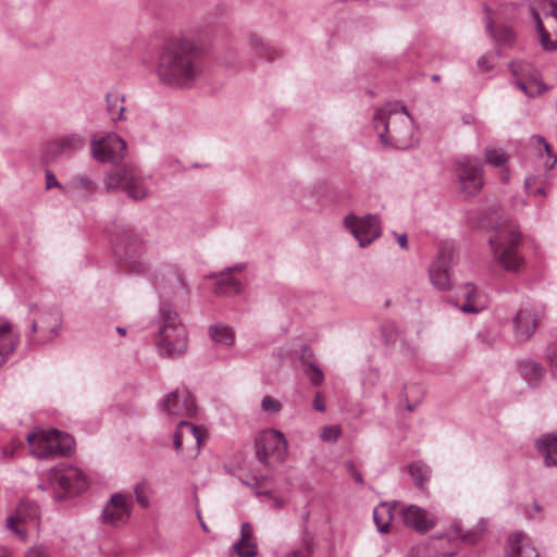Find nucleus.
Returning <instances> with one entry per match:
<instances>
[{
    "mask_svg": "<svg viewBox=\"0 0 557 557\" xmlns=\"http://www.w3.org/2000/svg\"><path fill=\"white\" fill-rule=\"evenodd\" d=\"M524 187L529 194L533 195H545L543 186H537V176H528L524 182Z\"/></svg>",
    "mask_w": 557,
    "mask_h": 557,
    "instance_id": "nucleus-47",
    "label": "nucleus"
},
{
    "mask_svg": "<svg viewBox=\"0 0 557 557\" xmlns=\"http://www.w3.org/2000/svg\"><path fill=\"white\" fill-rule=\"evenodd\" d=\"M459 296L465 300L459 307L465 313H479L487 306L486 296L479 292L473 283H466L460 286Z\"/></svg>",
    "mask_w": 557,
    "mask_h": 557,
    "instance_id": "nucleus-22",
    "label": "nucleus"
},
{
    "mask_svg": "<svg viewBox=\"0 0 557 557\" xmlns=\"http://www.w3.org/2000/svg\"><path fill=\"white\" fill-rule=\"evenodd\" d=\"M518 371L530 382H537L545 374L544 367L532 359L521 360L518 364Z\"/></svg>",
    "mask_w": 557,
    "mask_h": 557,
    "instance_id": "nucleus-34",
    "label": "nucleus"
},
{
    "mask_svg": "<svg viewBox=\"0 0 557 557\" xmlns=\"http://www.w3.org/2000/svg\"><path fill=\"white\" fill-rule=\"evenodd\" d=\"M86 138L81 133H66L49 141L44 150L47 160L55 159L60 154H69L84 148Z\"/></svg>",
    "mask_w": 557,
    "mask_h": 557,
    "instance_id": "nucleus-19",
    "label": "nucleus"
},
{
    "mask_svg": "<svg viewBox=\"0 0 557 557\" xmlns=\"http://www.w3.org/2000/svg\"><path fill=\"white\" fill-rule=\"evenodd\" d=\"M302 371L306 376L309 379L312 385L319 386L324 381V374L322 370L318 367V364L311 360V354H308V350L305 348L304 354L300 357Z\"/></svg>",
    "mask_w": 557,
    "mask_h": 557,
    "instance_id": "nucleus-32",
    "label": "nucleus"
},
{
    "mask_svg": "<svg viewBox=\"0 0 557 557\" xmlns=\"http://www.w3.org/2000/svg\"><path fill=\"white\" fill-rule=\"evenodd\" d=\"M137 168L124 166L111 172L104 180L107 189H123L134 200H143L148 195V181Z\"/></svg>",
    "mask_w": 557,
    "mask_h": 557,
    "instance_id": "nucleus-8",
    "label": "nucleus"
},
{
    "mask_svg": "<svg viewBox=\"0 0 557 557\" xmlns=\"http://www.w3.org/2000/svg\"><path fill=\"white\" fill-rule=\"evenodd\" d=\"M18 334L14 326L5 319L0 318V351L10 355L16 347Z\"/></svg>",
    "mask_w": 557,
    "mask_h": 557,
    "instance_id": "nucleus-27",
    "label": "nucleus"
},
{
    "mask_svg": "<svg viewBox=\"0 0 557 557\" xmlns=\"http://www.w3.org/2000/svg\"><path fill=\"white\" fill-rule=\"evenodd\" d=\"M87 487L84 472L67 462H60L50 468L37 488L51 492L54 499H63L69 495L78 494Z\"/></svg>",
    "mask_w": 557,
    "mask_h": 557,
    "instance_id": "nucleus-6",
    "label": "nucleus"
},
{
    "mask_svg": "<svg viewBox=\"0 0 557 557\" xmlns=\"http://www.w3.org/2000/svg\"><path fill=\"white\" fill-rule=\"evenodd\" d=\"M36 557H50L47 549L44 548V547H38L37 546V555Z\"/></svg>",
    "mask_w": 557,
    "mask_h": 557,
    "instance_id": "nucleus-60",
    "label": "nucleus"
},
{
    "mask_svg": "<svg viewBox=\"0 0 557 557\" xmlns=\"http://www.w3.org/2000/svg\"><path fill=\"white\" fill-rule=\"evenodd\" d=\"M208 335L218 345L231 347L235 343L234 330L228 324L222 322L210 325L208 327Z\"/></svg>",
    "mask_w": 557,
    "mask_h": 557,
    "instance_id": "nucleus-29",
    "label": "nucleus"
},
{
    "mask_svg": "<svg viewBox=\"0 0 557 557\" xmlns=\"http://www.w3.org/2000/svg\"><path fill=\"white\" fill-rule=\"evenodd\" d=\"M34 519V507L30 503L22 502L15 512L5 519L8 530L20 541H25L29 531V524Z\"/></svg>",
    "mask_w": 557,
    "mask_h": 557,
    "instance_id": "nucleus-20",
    "label": "nucleus"
},
{
    "mask_svg": "<svg viewBox=\"0 0 557 557\" xmlns=\"http://www.w3.org/2000/svg\"><path fill=\"white\" fill-rule=\"evenodd\" d=\"M342 434L339 425H326L323 428L320 437L324 442L335 443Z\"/></svg>",
    "mask_w": 557,
    "mask_h": 557,
    "instance_id": "nucleus-45",
    "label": "nucleus"
},
{
    "mask_svg": "<svg viewBox=\"0 0 557 557\" xmlns=\"http://www.w3.org/2000/svg\"><path fill=\"white\" fill-rule=\"evenodd\" d=\"M287 448L288 444L285 435L274 429L262 431L255 440L256 458L267 467H274L284 462Z\"/></svg>",
    "mask_w": 557,
    "mask_h": 557,
    "instance_id": "nucleus-7",
    "label": "nucleus"
},
{
    "mask_svg": "<svg viewBox=\"0 0 557 557\" xmlns=\"http://www.w3.org/2000/svg\"><path fill=\"white\" fill-rule=\"evenodd\" d=\"M62 326V315L58 309L50 312H40L37 318V333H40V339L44 343L54 339Z\"/></svg>",
    "mask_w": 557,
    "mask_h": 557,
    "instance_id": "nucleus-21",
    "label": "nucleus"
},
{
    "mask_svg": "<svg viewBox=\"0 0 557 557\" xmlns=\"http://www.w3.org/2000/svg\"><path fill=\"white\" fill-rule=\"evenodd\" d=\"M133 505L129 493H113L101 510L100 523L114 529L124 527L131 519Z\"/></svg>",
    "mask_w": 557,
    "mask_h": 557,
    "instance_id": "nucleus-14",
    "label": "nucleus"
},
{
    "mask_svg": "<svg viewBox=\"0 0 557 557\" xmlns=\"http://www.w3.org/2000/svg\"><path fill=\"white\" fill-rule=\"evenodd\" d=\"M22 446L23 443L20 438H13L10 444L0 447V460L10 459Z\"/></svg>",
    "mask_w": 557,
    "mask_h": 557,
    "instance_id": "nucleus-44",
    "label": "nucleus"
},
{
    "mask_svg": "<svg viewBox=\"0 0 557 557\" xmlns=\"http://www.w3.org/2000/svg\"><path fill=\"white\" fill-rule=\"evenodd\" d=\"M387 329H391V334H389V335H387V336L385 337V342H386V343L394 342V341H395L396 335L393 333V331H394L393 325H384V326L382 327V331H383V332H385Z\"/></svg>",
    "mask_w": 557,
    "mask_h": 557,
    "instance_id": "nucleus-56",
    "label": "nucleus"
},
{
    "mask_svg": "<svg viewBox=\"0 0 557 557\" xmlns=\"http://www.w3.org/2000/svg\"><path fill=\"white\" fill-rule=\"evenodd\" d=\"M271 500L273 503V508H275V509H281V508H283L285 506V500L282 497H280V496H275L274 495L271 498Z\"/></svg>",
    "mask_w": 557,
    "mask_h": 557,
    "instance_id": "nucleus-54",
    "label": "nucleus"
},
{
    "mask_svg": "<svg viewBox=\"0 0 557 557\" xmlns=\"http://www.w3.org/2000/svg\"><path fill=\"white\" fill-rule=\"evenodd\" d=\"M397 243L401 248L406 249L408 247L407 234L403 233L400 235H397Z\"/></svg>",
    "mask_w": 557,
    "mask_h": 557,
    "instance_id": "nucleus-55",
    "label": "nucleus"
},
{
    "mask_svg": "<svg viewBox=\"0 0 557 557\" xmlns=\"http://www.w3.org/2000/svg\"><path fill=\"white\" fill-rule=\"evenodd\" d=\"M344 225L362 248L370 245L381 235V222L375 214H368L360 219L350 213L344 219Z\"/></svg>",
    "mask_w": 557,
    "mask_h": 557,
    "instance_id": "nucleus-15",
    "label": "nucleus"
},
{
    "mask_svg": "<svg viewBox=\"0 0 557 557\" xmlns=\"http://www.w3.org/2000/svg\"><path fill=\"white\" fill-rule=\"evenodd\" d=\"M397 511L407 528L413 529L420 533L433 529L437 522L435 513L418 505L400 506Z\"/></svg>",
    "mask_w": 557,
    "mask_h": 557,
    "instance_id": "nucleus-18",
    "label": "nucleus"
},
{
    "mask_svg": "<svg viewBox=\"0 0 557 557\" xmlns=\"http://www.w3.org/2000/svg\"><path fill=\"white\" fill-rule=\"evenodd\" d=\"M536 448L547 466L557 467V435H543L536 441Z\"/></svg>",
    "mask_w": 557,
    "mask_h": 557,
    "instance_id": "nucleus-28",
    "label": "nucleus"
},
{
    "mask_svg": "<svg viewBox=\"0 0 557 557\" xmlns=\"http://www.w3.org/2000/svg\"><path fill=\"white\" fill-rule=\"evenodd\" d=\"M513 84L529 98H535L546 90V86L535 77L524 81H515Z\"/></svg>",
    "mask_w": 557,
    "mask_h": 557,
    "instance_id": "nucleus-37",
    "label": "nucleus"
},
{
    "mask_svg": "<svg viewBox=\"0 0 557 557\" xmlns=\"http://www.w3.org/2000/svg\"><path fill=\"white\" fill-rule=\"evenodd\" d=\"M25 438L29 445H33L35 443V429L28 431L25 435Z\"/></svg>",
    "mask_w": 557,
    "mask_h": 557,
    "instance_id": "nucleus-57",
    "label": "nucleus"
},
{
    "mask_svg": "<svg viewBox=\"0 0 557 557\" xmlns=\"http://www.w3.org/2000/svg\"><path fill=\"white\" fill-rule=\"evenodd\" d=\"M455 259V247L451 242H442L438 246V253L429 267V280L437 290L451 289L454 285L453 264Z\"/></svg>",
    "mask_w": 557,
    "mask_h": 557,
    "instance_id": "nucleus-9",
    "label": "nucleus"
},
{
    "mask_svg": "<svg viewBox=\"0 0 557 557\" xmlns=\"http://www.w3.org/2000/svg\"><path fill=\"white\" fill-rule=\"evenodd\" d=\"M243 483H244L245 485H247L248 487H251V488H253V487H257V486H258V480H257V478H253V480H252L251 482H249V481H243Z\"/></svg>",
    "mask_w": 557,
    "mask_h": 557,
    "instance_id": "nucleus-61",
    "label": "nucleus"
},
{
    "mask_svg": "<svg viewBox=\"0 0 557 557\" xmlns=\"http://www.w3.org/2000/svg\"><path fill=\"white\" fill-rule=\"evenodd\" d=\"M74 186L85 190H91L94 187L92 180L88 175H79L73 181Z\"/></svg>",
    "mask_w": 557,
    "mask_h": 557,
    "instance_id": "nucleus-48",
    "label": "nucleus"
},
{
    "mask_svg": "<svg viewBox=\"0 0 557 557\" xmlns=\"http://www.w3.org/2000/svg\"><path fill=\"white\" fill-rule=\"evenodd\" d=\"M147 487L148 484L145 481L137 483L134 487L136 500L143 508H147L150 504L149 497L147 495Z\"/></svg>",
    "mask_w": 557,
    "mask_h": 557,
    "instance_id": "nucleus-43",
    "label": "nucleus"
},
{
    "mask_svg": "<svg viewBox=\"0 0 557 557\" xmlns=\"http://www.w3.org/2000/svg\"><path fill=\"white\" fill-rule=\"evenodd\" d=\"M449 536L461 539L469 543H474L478 540V534L474 532H463L459 523H454L449 528Z\"/></svg>",
    "mask_w": 557,
    "mask_h": 557,
    "instance_id": "nucleus-41",
    "label": "nucleus"
},
{
    "mask_svg": "<svg viewBox=\"0 0 557 557\" xmlns=\"http://www.w3.org/2000/svg\"><path fill=\"white\" fill-rule=\"evenodd\" d=\"M0 557H13V554L7 547L0 546ZM25 557H35L34 549L30 548Z\"/></svg>",
    "mask_w": 557,
    "mask_h": 557,
    "instance_id": "nucleus-52",
    "label": "nucleus"
},
{
    "mask_svg": "<svg viewBox=\"0 0 557 557\" xmlns=\"http://www.w3.org/2000/svg\"><path fill=\"white\" fill-rule=\"evenodd\" d=\"M53 187L62 188L53 172L46 170V189H51Z\"/></svg>",
    "mask_w": 557,
    "mask_h": 557,
    "instance_id": "nucleus-50",
    "label": "nucleus"
},
{
    "mask_svg": "<svg viewBox=\"0 0 557 557\" xmlns=\"http://www.w3.org/2000/svg\"><path fill=\"white\" fill-rule=\"evenodd\" d=\"M74 438L54 428L44 429L37 425V459L65 456L74 449Z\"/></svg>",
    "mask_w": 557,
    "mask_h": 557,
    "instance_id": "nucleus-10",
    "label": "nucleus"
},
{
    "mask_svg": "<svg viewBox=\"0 0 557 557\" xmlns=\"http://www.w3.org/2000/svg\"><path fill=\"white\" fill-rule=\"evenodd\" d=\"M158 409L172 419L193 418L197 412L194 395L185 387L176 388L158 401Z\"/></svg>",
    "mask_w": 557,
    "mask_h": 557,
    "instance_id": "nucleus-13",
    "label": "nucleus"
},
{
    "mask_svg": "<svg viewBox=\"0 0 557 557\" xmlns=\"http://www.w3.org/2000/svg\"><path fill=\"white\" fill-rule=\"evenodd\" d=\"M481 226L494 231L488 237L494 261L507 272L522 271L525 261L520 250L521 234L517 225L495 212L494 218L482 219Z\"/></svg>",
    "mask_w": 557,
    "mask_h": 557,
    "instance_id": "nucleus-3",
    "label": "nucleus"
},
{
    "mask_svg": "<svg viewBox=\"0 0 557 557\" xmlns=\"http://www.w3.org/2000/svg\"><path fill=\"white\" fill-rule=\"evenodd\" d=\"M261 409L263 412L274 416L282 410V403L269 395L264 396L261 400Z\"/></svg>",
    "mask_w": 557,
    "mask_h": 557,
    "instance_id": "nucleus-42",
    "label": "nucleus"
},
{
    "mask_svg": "<svg viewBox=\"0 0 557 557\" xmlns=\"http://www.w3.org/2000/svg\"><path fill=\"white\" fill-rule=\"evenodd\" d=\"M345 468H346L349 472H351V473H352L354 471H356V470H355V463H354V461H346V462H345Z\"/></svg>",
    "mask_w": 557,
    "mask_h": 557,
    "instance_id": "nucleus-62",
    "label": "nucleus"
},
{
    "mask_svg": "<svg viewBox=\"0 0 557 557\" xmlns=\"http://www.w3.org/2000/svg\"><path fill=\"white\" fill-rule=\"evenodd\" d=\"M507 557H540L531 539L523 532L511 533L507 543Z\"/></svg>",
    "mask_w": 557,
    "mask_h": 557,
    "instance_id": "nucleus-23",
    "label": "nucleus"
},
{
    "mask_svg": "<svg viewBox=\"0 0 557 557\" xmlns=\"http://www.w3.org/2000/svg\"><path fill=\"white\" fill-rule=\"evenodd\" d=\"M197 516H198V519H199V522H200V525H201L202 530H203V531H208V527H207V524L205 523V521L202 520V517H201V515H200V512H199V511L197 512Z\"/></svg>",
    "mask_w": 557,
    "mask_h": 557,
    "instance_id": "nucleus-63",
    "label": "nucleus"
},
{
    "mask_svg": "<svg viewBox=\"0 0 557 557\" xmlns=\"http://www.w3.org/2000/svg\"><path fill=\"white\" fill-rule=\"evenodd\" d=\"M113 251L119 265L129 274L149 276L154 287L164 296L177 295L186 290L183 274L174 267L165 264L158 272H150L144 242L129 228L123 230L113 242Z\"/></svg>",
    "mask_w": 557,
    "mask_h": 557,
    "instance_id": "nucleus-2",
    "label": "nucleus"
},
{
    "mask_svg": "<svg viewBox=\"0 0 557 557\" xmlns=\"http://www.w3.org/2000/svg\"><path fill=\"white\" fill-rule=\"evenodd\" d=\"M454 555H455L454 552H449V553H446V554L434 555L433 557H450V556H454Z\"/></svg>",
    "mask_w": 557,
    "mask_h": 557,
    "instance_id": "nucleus-64",
    "label": "nucleus"
},
{
    "mask_svg": "<svg viewBox=\"0 0 557 557\" xmlns=\"http://www.w3.org/2000/svg\"><path fill=\"white\" fill-rule=\"evenodd\" d=\"M201 49L185 36L166 39L159 52L156 75L169 87L188 89L195 86L205 73Z\"/></svg>",
    "mask_w": 557,
    "mask_h": 557,
    "instance_id": "nucleus-1",
    "label": "nucleus"
},
{
    "mask_svg": "<svg viewBox=\"0 0 557 557\" xmlns=\"http://www.w3.org/2000/svg\"><path fill=\"white\" fill-rule=\"evenodd\" d=\"M250 42L252 46H255L260 51V53L262 55H264L269 59L273 58V52H274L273 49L268 47L259 36L251 35Z\"/></svg>",
    "mask_w": 557,
    "mask_h": 557,
    "instance_id": "nucleus-46",
    "label": "nucleus"
},
{
    "mask_svg": "<svg viewBox=\"0 0 557 557\" xmlns=\"http://www.w3.org/2000/svg\"><path fill=\"white\" fill-rule=\"evenodd\" d=\"M236 554L240 557L257 556V546L253 543V528L249 522L240 527V541L234 545Z\"/></svg>",
    "mask_w": 557,
    "mask_h": 557,
    "instance_id": "nucleus-24",
    "label": "nucleus"
},
{
    "mask_svg": "<svg viewBox=\"0 0 557 557\" xmlns=\"http://www.w3.org/2000/svg\"><path fill=\"white\" fill-rule=\"evenodd\" d=\"M486 27L491 36L499 45L509 47L513 44L516 35L510 26L497 25L491 17H488Z\"/></svg>",
    "mask_w": 557,
    "mask_h": 557,
    "instance_id": "nucleus-31",
    "label": "nucleus"
},
{
    "mask_svg": "<svg viewBox=\"0 0 557 557\" xmlns=\"http://www.w3.org/2000/svg\"><path fill=\"white\" fill-rule=\"evenodd\" d=\"M455 173L459 190L465 197L476 195L483 187V162L473 156H462L456 161Z\"/></svg>",
    "mask_w": 557,
    "mask_h": 557,
    "instance_id": "nucleus-11",
    "label": "nucleus"
},
{
    "mask_svg": "<svg viewBox=\"0 0 557 557\" xmlns=\"http://www.w3.org/2000/svg\"><path fill=\"white\" fill-rule=\"evenodd\" d=\"M242 290V283L231 274L223 275L215 288L218 295H232Z\"/></svg>",
    "mask_w": 557,
    "mask_h": 557,
    "instance_id": "nucleus-39",
    "label": "nucleus"
},
{
    "mask_svg": "<svg viewBox=\"0 0 557 557\" xmlns=\"http://www.w3.org/2000/svg\"><path fill=\"white\" fill-rule=\"evenodd\" d=\"M108 111L111 115V119L116 121H124L126 117L124 116L125 108L122 104L124 102V96L119 91H110L106 96Z\"/></svg>",
    "mask_w": 557,
    "mask_h": 557,
    "instance_id": "nucleus-35",
    "label": "nucleus"
},
{
    "mask_svg": "<svg viewBox=\"0 0 557 557\" xmlns=\"http://www.w3.org/2000/svg\"><path fill=\"white\" fill-rule=\"evenodd\" d=\"M409 473L414 484L422 488L431 478V469L421 461H414L409 466Z\"/></svg>",
    "mask_w": 557,
    "mask_h": 557,
    "instance_id": "nucleus-38",
    "label": "nucleus"
},
{
    "mask_svg": "<svg viewBox=\"0 0 557 557\" xmlns=\"http://www.w3.org/2000/svg\"><path fill=\"white\" fill-rule=\"evenodd\" d=\"M478 67L482 72H487L494 67V64L491 62V58L487 54H483L478 60Z\"/></svg>",
    "mask_w": 557,
    "mask_h": 557,
    "instance_id": "nucleus-51",
    "label": "nucleus"
},
{
    "mask_svg": "<svg viewBox=\"0 0 557 557\" xmlns=\"http://www.w3.org/2000/svg\"><path fill=\"white\" fill-rule=\"evenodd\" d=\"M372 122L383 145L396 149H408L413 145L414 122L406 107L387 103L375 111Z\"/></svg>",
    "mask_w": 557,
    "mask_h": 557,
    "instance_id": "nucleus-4",
    "label": "nucleus"
},
{
    "mask_svg": "<svg viewBox=\"0 0 557 557\" xmlns=\"http://www.w3.org/2000/svg\"><path fill=\"white\" fill-rule=\"evenodd\" d=\"M532 16L540 35L541 45L545 50L557 49V1L541 3V12L532 7Z\"/></svg>",
    "mask_w": 557,
    "mask_h": 557,
    "instance_id": "nucleus-12",
    "label": "nucleus"
},
{
    "mask_svg": "<svg viewBox=\"0 0 557 557\" xmlns=\"http://www.w3.org/2000/svg\"><path fill=\"white\" fill-rule=\"evenodd\" d=\"M550 368L557 373V350L548 355Z\"/></svg>",
    "mask_w": 557,
    "mask_h": 557,
    "instance_id": "nucleus-53",
    "label": "nucleus"
},
{
    "mask_svg": "<svg viewBox=\"0 0 557 557\" xmlns=\"http://www.w3.org/2000/svg\"><path fill=\"white\" fill-rule=\"evenodd\" d=\"M256 495L257 496H263V497H267L269 499H271L274 496L271 491H262V492L256 491Z\"/></svg>",
    "mask_w": 557,
    "mask_h": 557,
    "instance_id": "nucleus-59",
    "label": "nucleus"
},
{
    "mask_svg": "<svg viewBox=\"0 0 557 557\" xmlns=\"http://www.w3.org/2000/svg\"><path fill=\"white\" fill-rule=\"evenodd\" d=\"M398 503H381L373 509V521L380 533H387L389 530L391 521L393 520L394 511L398 507Z\"/></svg>",
    "mask_w": 557,
    "mask_h": 557,
    "instance_id": "nucleus-26",
    "label": "nucleus"
},
{
    "mask_svg": "<svg viewBox=\"0 0 557 557\" xmlns=\"http://www.w3.org/2000/svg\"><path fill=\"white\" fill-rule=\"evenodd\" d=\"M543 310L535 306H527L518 310L513 318V335L517 342L524 343L534 334Z\"/></svg>",
    "mask_w": 557,
    "mask_h": 557,
    "instance_id": "nucleus-17",
    "label": "nucleus"
},
{
    "mask_svg": "<svg viewBox=\"0 0 557 557\" xmlns=\"http://www.w3.org/2000/svg\"><path fill=\"white\" fill-rule=\"evenodd\" d=\"M485 160L486 162L497 169H502V180L507 182L509 178V173L507 170L508 156L502 149L487 148L485 150Z\"/></svg>",
    "mask_w": 557,
    "mask_h": 557,
    "instance_id": "nucleus-33",
    "label": "nucleus"
},
{
    "mask_svg": "<svg viewBox=\"0 0 557 557\" xmlns=\"http://www.w3.org/2000/svg\"><path fill=\"white\" fill-rule=\"evenodd\" d=\"M509 70L515 81H524L535 77L533 67L525 61H512L509 63Z\"/></svg>",
    "mask_w": 557,
    "mask_h": 557,
    "instance_id": "nucleus-40",
    "label": "nucleus"
},
{
    "mask_svg": "<svg viewBox=\"0 0 557 557\" xmlns=\"http://www.w3.org/2000/svg\"><path fill=\"white\" fill-rule=\"evenodd\" d=\"M422 395H423V389L421 386L416 385V384L405 385L403 393H401L400 401H404L406 404V408L409 411H413L414 408L420 403Z\"/></svg>",
    "mask_w": 557,
    "mask_h": 557,
    "instance_id": "nucleus-36",
    "label": "nucleus"
},
{
    "mask_svg": "<svg viewBox=\"0 0 557 557\" xmlns=\"http://www.w3.org/2000/svg\"><path fill=\"white\" fill-rule=\"evenodd\" d=\"M529 147L543 159V164L547 171L552 170L557 163V156L552 152V149L546 139L540 135H533L529 140Z\"/></svg>",
    "mask_w": 557,
    "mask_h": 557,
    "instance_id": "nucleus-25",
    "label": "nucleus"
},
{
    "mask_svg": "<svg viewBox=\"0 0 557 557\" xmlns=\"http://www.w3.org/2000/svg\"><path fill=\"white\" fill-rule=\"evenodd\" d=\"M351 475H352L354 480H355L357 483H359V484H362V483H363V476H362V474H361L359 471H354V472L351 473Z\"/></svg>",
    "mask_w": 557,
    "mask_h": 557,
    "instance_id": "nucleus-58",
    "label": "nucleus"
},
{
    "mask_svg": "<svg viewBox=\"0 0 557 557\" xmlns=\"http://www.w3.org/2000/svg\"><path fill=\"white\" fill-rule=\"evenodd\" d=\"M185 430L190 431V436L196 441L198 447L201 445L203 440V431L199 426L186 421L181 420L177 423V428L174 433L173 443L176 451H180L183 445V437L185 436Z\"/></svg>",
    "mask_w": 557,
    "mask_h": 557,
    "instance_id": "nucleus-30",
    "label": "nucleus"
},
{
    "mask_svg": "<svg viewBox=\"0 0 557 557\" xmlns=\"http://www.w3.org/2000/svg\"><path fill=\"white\" fill-rule=\"evenodd\" d=\"M126 147V141L122 137L110 134L100 139H92L90 150L97 161L115 163L124 158Z\"/></svg>",
    "mask_w": 557,
    "mask_h": 557,
    "instance_id": "nucleus-16",
    "label": "nucleus"
},
{
    "mask_svg": "<svg viewBox=\"0 0 557 557\" xmlns=\"http://www.w3.org/2000/svg\"><path fill=\"white\" fill-rule=\"evenodd\" d=\"M312 406H313V408L317 411H320V412H324L325 411V409H326L325 398H324V395L321 392H318L314 395V399H313Z\"/></svg>",
    "mask_w": 557,
    "mask_h": 557,
    "instance_id": "nucleus-49",
    "label": "nucleus"
},
{
    "mask_svg": "<svg viewBox=\"0 0 557 557\" xmlns=\"http://www.w3.org/2000/svg\"><path fill=\"white\" fill-rule=\"evenodd\" d=\"M151 332L158 354L165 358H177L187 351L188 334L180 314L168 305H161L151 323Z\"/></svg>",
    "mask_w": 557,
    "mask_h": 557,
    "instance_id": "nucleus-5",
    "label": "nucleus"
}]
</instances>
